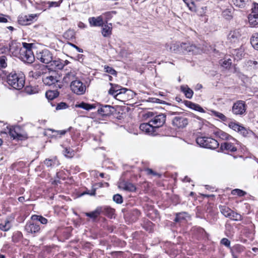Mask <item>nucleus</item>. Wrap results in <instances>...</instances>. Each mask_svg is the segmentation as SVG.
<instances>
[{
	"label": "nucleus",
	"instance_id": "obj_1",
	"mask_svg": "<svg viewBox=\"0 0 258 258\" xmlns=\"http://www.w3.org/2000/svg\"><path fill=\"white\" fill-rule=\"evenodd\" d=\"M165 47L167 50L175 52L191 53V54H196L199 52V48L196 45L188 43H182L180 45L177 44H173L172 45H169L166 44Z\"/></svg>",
	"mask_w": 258,
	"mask_h": 258
},
{
	"label": "nucleus",
	"instance_id": "obj_2",
	"mask_svg": "<svg viewBox=\"0 0 258 258\" xmlns=\"http://www.w3.org/2000/svg\"><path fill=\"white\" fill-rule=\"evenodd\" d=\"M7 82L14 89L20 90L24 86L25 79L23 74L12 72L7 76Z\"/></svg>",
	"mask_w": 258,
	"mask_h": 258
},
{
	"label": "nucleus",
	"instance_id": "obj_3",
	"mask_svg": "<svg viewBox=\"0 0 258 258\" xmlns=\"http://www.w3.org/2000/svg\"><path fill=\"white\" fill-rule=\"evenodd\" d=\"M196 142L202 147L211 149H215L219 145V143L215 139L202 136H199L197 137Z\"/></svg>",
	"mask_w": 258,
	"mask_h": 258
},
{
	"label": "nucleus",
	"instance_id": "obj_4",
	"mask_svg": "<svg viewBox=\"0 0 258 258\" xmlns=\"http://www.w3.org/2000/svg\"><path fill=\"white\" fill-rule=\"evenodd\" d=\"M109 85L111 88L108 91V94L113 96L116 99L118 100L124 99L125 93L130 91L127 89L122 88L117 84L110 83Z\"/></svg>",
	"mask_w": 258,
	"mask_h": 258
},
{
	"label": "nucleus",
	"instance_id": "obj_5",
	"mask_svg": "<svg viewBox=\"0 0 258 258\" xmlns=\"http://www.w3.org/2000/svg\"><path fill=\"white\" fill-rule=\"evenodd\" d=\"M59 77L57 76L55 72H52L51 74H45L43 76L42 81L44 85L47 86L54 85L55 86H58V88H61V85L60 84L59 81ZM56 88L57 87H56Z\"/></svg>",
	"mask_w": 258,
	"mask_h": 258
},
{
	"label": "nucleus",
	"instance_id": "obj_6",
	"mask_svg": "<svg viewBox=\"0 0 258 258\" xmlns=\"http://www.w3.org/2000/svg\"><path fill=\"white\" fill-rule=\"evenodd\" d=\"M36 58L43 63H49L53 59L52 53L48 49H43L37 52Z\"/></svg>",
	"mask_w": 258,
	"mask_h": 258
},
{
	"label": "nucleus",
	"instance_id": "obj_7",
	"mask_svg": "<svg viewBox=\"0 0 258 258\" xmlns=\"http://www.w3.org/2000/svg\"><path fill=\"white\" fill-rule=\"evenodd\" d=\"M71 89L74 93L77 95H83L86 89V86L80 80L73 81L70 85Z\"/></svg>",
	"mask_w": 258,
	"mask_h": 258
},
{
	"label": "nucleus",
	"instance_id": "obj_8",
	"mask_svg": "<svg viewBox=\"0 0 258 258\" xmlns=\"http://www.w3.org/2000/svg\"><path fill=\"white\" fill-rule=\"evenodd\" d=\"M246 104L244 101L239 100L234 103L232 112L236 115H242L245 112Z\"/></svg>",
	"mask_w": 258,
	"mask_h": 258
},
{
	"label": "nucleus",
	"instance_id": "obj_9",
	"mask_svg": "<svg viewBox=\"0 0 258 258\" xmlns=\"http://www.w3.org/2000/svg\"><path fill=\"white\" fill-rule=\"evenodd\" d=\"M166 118V116L164 114L160 113L152 118L150 120V123H152L155 128L157 130L165 123Z\"/></svg>",
	"mask_w": 258,
	"mask_h": 258
},
{
	"label": "nucleus",
	"instance_id": "obj_10",
	"mask_svg": "<svg viewBox=\"0 0 258 258\" xmlns=\"http://www.w3.org/2000/svg\"><path fill=\"white\" fill-rule=\"evenodd\" d=\"M188 123V119L184 116H176L173 118L172 124L176 128H183Z\"/></svg>",
	"mask_w": 258,
	"mask_h": 258
},
{
	"label": "nucleus",
	"instance_id": "obj_11",
	"mask_svg": "<svg viewBox=\"0 0 258 258\" xmlns=\"http://www.w3.org/2000/svg\"><path fill=\"white\" fill-rule=\"evenodd\" d=\"M25 230L29 233L35 234L40 232V227L38 223L31 220L27 222L25 226Z\"/></svg>",
	"mask_w": 258,
	"mask_h": 258
},
{
	"label": "nucleus",
	"instance_id": "obj_12",
	"mask_svg": "<svg viewBox=\"0 0 258 258\" xmlns=\"http://www.w3.org/2000/svg\"><path fill=\"white\" fill-rule=\"evenodd\" d=\"M116 111L115 108L111 105H101V107L98 109V112L102 116H109L113 114Z\"/></svg>",
	"mask_w": 258,
	"mask_h": 258
},
{
	"label": "nucleus",
	"instance_id": "obj_13",
	"mask_svg": "<svg viewBox=\"0 0 258 258\" xmlns=\"http://www.w3.org/2000/svg\"><path fill=\"white\" fill-rule=\"evenodd\" d=\"M140 128L141 131L147 133L149 135H156V129L152 123H144L141 124Z\"/></svg>",
	"mask_w": 258,
	"mask_h": 258
},
{
	"label": "nucleus",
	"instance_id": "obj_14",
	"mask_svg": "<svg viewBox=\"0 0 258 258\" xmlns=\"http://www.w3.org/2000/svg\"><path fill=\"white\" fill-rule=\"evenodd\" d=\"M213 133L217 138H219L223 140H232L233 142H236V140L231 136L221 130L216 129L214 131Z\"/></svg>",
	"mask_w": 258,
	"mask_h": 258
},
{
	"label": "nucleus",
	"instance_id": "obj_15",
	"mask_svg": "<svg viewBox=\"0 0 258 258\" xmlns=\"http://www.w3.org/2000/svg\"><path fill=\"white\" fill-rule=\"evenodd\" d=\"M240 35L239 30L235 29L229 32L227 36V39L229 42L231 43H236L238 41Z\"/></svg>",
	"mask_w": 258,
	"mask_h": 258
},
{
	"label": "nucleus",
	"instance_id": "obj_16",
	"mask_svg": "<svg viewBox=\"0 0 258 258\" xmlns=\"http://www.w3.org/2000/svg\"><path fill=\"white\" fill-rule=\"evenodd\" d=\"M21 57L22 59L27 63H32L35 56L34 55L32 50H27L24 53H20Z\"/></svg>",
	"mask_w": 258,
	"mask_h": 258
},
{
	"label": "nucleus",
	"instance_id": "obj_17",
	"mask_svg": "<svg viewBox=\"0 0 258 258\" xmlns=\"http://www.w3.org/2000/svg\"><path fill=\"white\" fill-rule=\"evenodd\" d=\"M19 130V127L15 128L14 129L10 128L9 131V134L11 137H12L13 139H17L20 140L26 139L27 138V135L18 133V131Z\"/></svg>",
	"mask_w": 258,
	"mask_h": 258
},
{
	"label": "nucleus",
	"instance_id": "obj_18",
	"mask_svg": "<svg viewBox=\"0 0 258 258\" xmlns=\"http://www.w3.org/2000/svg\"><path fill=\"white\" fill-rule=\"evenodd\" d=\"M76 71L71 69L70 71L66 73L63 78V81L67 84L69 83L70 82H72L73 81L76 80Z\"/></svg>",
	"mask_w": 258,
	"mask_h": 258
},
{
	"label": "nucleus",
	"instance_id": "obj_19",
	"mask_svg": "<svg viewBox=\"0 0 258 258\" xmlns=\"http://www.w3.org/2000/svg\"><path fill=\"white\" fill-rule=\"evenodd\" d=\"M119 187L124 190L130 192H134L136 190V187L134 184L130 182L124 181L120 183Z\"/></svg>",
	"mask_w": 258,
	"mask_h": 258
},
{
	"label": "nucleus",
	"instance_id": "obj_20",
	"mask_svg": "<svg viewBox=\"0 0 258 258\" xmlns=\"http://www.w3.org/2000/svg\"><path fill=\"white\" fill-rule=\"evenodd\" d=\"M245 247L240 244H236L230 248V251L233 258H238V254L243 252Z\"/></svg>",
	"mask_w": 258,
	"mask_h": 258
},
{
	"label": "nucleus",
	"instance_id": "obj_21",
	"mask_svg": "<svg viewBox=\"0 0 258 258\" xmlns=\"http://www.w3.org/2000/svg\"><path fill=\"white\" fill-rule=\"evenodd\" d=\"M245 68L247 71L254 72L258 69V61L248 60L245 62Z\"/></svg>",
	"mask_w": 258,
	"mask_h": 258
},
{
	"label": "nucleus",
	"instance_id": "obj_22",
	"mask_svg": "<svg viewBox=\"0 0 258 258\" xmlns=\"http://www.w3.org/2000/svg\"><path fill=\"white\" fill-rule=\"evenodd\" d=\"M99 207L101 209V214H103L110 218H112L115 212L114 209L107 206Z\"/></svg>",
	"mask_w": 258,
	"mask_h": 258
},
{
	"label": "nucleus",
	"instance_id": "obj_23",
	"mask_svg": "<svg viewBox=\"0 0 258 258\" xmlns=\"http://www.w3.org/2000/svg\"><path fill=\"white\" fill-rule=\"evenodd\" d=\"M232 142H224L221 144L220 149L222 151H227L231 152H235L237 150V148L233 145Z\"/></svg>",
	"mask_w": 258,
	"mask_h": 258
},
{
	"label": "nucleus",
	"instance_id": "obj_24",
	"mask_svg": "<svg viewBox=\"0 0 258 258\" xmlns=\"http://www.w3.org/2000/svg\"><path fill=\"white\" fill-rule=\"evenodd\" d=\"M89 23L92 26H103V20L101 16L96 18L91 17L89 19Z\"/></svg>",
	"mask_w": 258,
	"mask_h": 258
},
{
	"label": "nucleus",
	"instance_id": "obj_25",
	"mask_svg": "<svg viewBox=\"0 0 258 258\" xmlns=\"http://www.w3.org/2000/svg\"><path fill=\"white\" fill-rule=\"evenodd\" d=\"M100 208L99 207L91 212H86L84 214L89 217L93 221H95L97 217L101 214Z\"/></svg>",
	"mask_w": 258,
	"mask_h": 258
},
{
	"label": "nucleus",
	"instance_id": "obj_26",
	"mask_svg": "<svg viewBox=\"0 0 258 258\" xmlns=\"http://www.w3.org/2000/svg\"><path fill=\"white\" fill-rule=\"evenodd\" d=\"M184 104L190 109L199 111L200 112H205L204 109L198 104L193 103L189 101H185Z\"/></svg>",
	"mask_w": 258,
	"mask_h": 258
},
{
	"label": "nucleus",
	"instance_id": "obj_27",
	"mask_svg": "<svg viewBox=\"0 0 258 258\" xmlns=\"http://www.w3.org/2000/svg\"><path fill=\"white\" fill-rule=\"evenodd\" d=\"M96 107L95 104H91L84 102H82L81 103L76 105V107L83 108L88 111L95 109Z\"/></svg>",
	"mask_w": 258,
	"mask_h": 258
},
{
	"label": "nucleus",
	"instance_id": "obj_28",
	"mask_svg": "<svg viewBox=\"0 0 258 258\" xmlns=\"http://www.w3.org/2000/svg\"><path fill=\"white\" fill-rule=\"evenodd\" d=\"M248 21L252 27H255L258 25V14L251 12L248 16Z\"/></svg>",
	"mask_w": 258,
	"mask_h": 258
},
{
	"label": "nucleus",
	"instance_id": "obj_29",
	"mask_svg": "<svg viewBox=\"0 0 258 258\" xmlns=\"http://www.w3.org/2000/svg\"><path fill=\"white\" fill-rule=\"evenodd\" d=\"M181 91L184 94L186 98L190 99L192 98L194 94L193 91L190 89L187 85L181 86L180 87Z\"/></svg>",
	"mask_w": 258,
	"mask_h": 258
},
{
	"label": "nucleus",
	"instance_id": "obj_30",
	"mask_svg": "<svg viewBox=\"0 0 258 258\" xmlns=\"http://www.w3.org/2000/svg\"><path fill=\"white\" fill-rule=\"evenodd\" d=\"M50 66L54 69L61 70L63 69V64L62 63V59L57 58L56 59H53L50 62Z\"/></svg>",
	"mask_w": 258,
	"mask_h": 258
},
{
	"label": "nucleus",
	"instance_id": "obj_31",
	"mask_svg": "<svg viewBox=\"0 0 258 258\" xmlns=\"http://www.w3.org/2000/svg\"><path fill=\"white\" fill-rule=\"evenodd\" d=\"M227 218H229L231 220L233 221H241L242 219V216L232 210V212H229V214L227 216Z\"/></svg>",
	"mask_w": 258,
	"mask_h": 258
},
{
	"label": "nucleus",
	"instance_id": "obj_32",
	"mask_svg": "<svg viewBox=\"0 0 258 258\" xmlns=\"http://www.w3.org/2000/svg\"><path fill=\"white\" fill-rule=\"evenodd\" d=\"M109 25L110 26L108 25L103 26L102 34L104 37H108L111 34L112 24L110 23Z\"/></svg>",
	"mask_w": 258,
	"mask_h": 258
},
{
	"label": "nucleus",
	"instance_id": "obj_33",
	"mask_svg": "<svg viewBox=\"0 0 258 258\" xmlns=\"http://www.w3.org/2000/svg\"><path fill=\"white\" fill-rule=\"evenodd\" d=\"M31 219L32 221H39L42 224H46L48 222L47 219L41 215H33L31 217Z\"/></svg>",
	"mask_w": 258,
	"mask_h": 258
},
{
	"label": "nucleus",
	"instance_id": "obj_34",
	"mask_svg": "<svg viewBox=\"0 0 258 258\" xmlns=\"http://www.w3.org/2000/svg\"><path fill=\"white\" fill-rule=\"evenodd\" d=\"M59 95L57 90H48L45 93V96L48 100H53L56 98Z\"/></svg>",
	"mask_w": 258,
	"mask_h": 258
},
{
	"label": "nucleus",
	"instance_id": "obj_35",
	"mask_svg": "<svg viewBox=\"0 0 258 258\" xmlns=\"http://www.w3.org/2000/svg\"><path fill=\"white\" fill-rule=\"evenodd\" d=\"M18 21L19 24L21 25H27L30 24L27 15H21L19 16Z\"/></svg>",
	"mask_w": 258,
	"mask_h": 258
},
{
	"label": "nucleus",
	"instance_id": "obj_36",
	"mask_svg": "<svg viewBox=\"0 0 258 258\" xmlns=\"http://www.w3.org/2000/svg\"><path fill=\"white\" fill-rule=\"evenodd\" d=\"M250 43L254 49L258 50V33L252 35L250 39Z\"/></svg>",
	"mask_w": 258,
	"mask_h": 258
},
{
	"label": "nucleus",
	"instance_id": "obj_37",
	"mask_svg": "<svg viewBox=\"0 0 258 258\" xmlns=\"http://www.w3.org/2000/svg\"><path fill=\"white\" fill-rule=\"evenodd\" d=\"M57 162V158L56 157L52 158V159H46L44 161V164L47 167H50L53 166Z\"/></svg>",
	"mask_w": 258,
	"mask_h": 258
},
{
	"label": "nucleus",
	"instance_id": "obj_38",
	"mask_svg": "<svg viewBox=\"0 0 258 258\" xmlns=\"http://www.w3.org/2000/svg\"><path fill=\"white\" fill-rule=\"evenodd\" d=\"M20 48L18 46L16 43L13 42L9 43V51L12 52V54H16L18 52H20Z\"/></svg>",
	"mask_w": 258,
	"mask_h": 258
},
{
	"label": "nucleus",
	"instance_id": "obj_39",
	"mask_svg": "<svg viewBox=\"0 0 258 258\" xmlns=\"http://www.w3.org/2000/svg\"><path fill=\"white\" fill-rule=\"evenodd\" d=\"M231 2L236 7L244 8L248 2V0H231Z\"/></svg>",
	"mask_w": 258,
	"mask_h": 258
},
{
	"label": "nucleus",
	"instance_id": "obj_40",
	"mask_svg": "<svg viewBox=\"0 0 258 258\" xmlns=\"http://www.w3.org/2000/svg\"><path fill=\"white\" fill-rule=\"evenodd\" d=\"M219 209L221 213L225 217H227L229 214V212H232V210L226 206H220Z\"/></svg>",
	"mask_w": 258,
	"mask_h": 258
},
{
	"label": "nucleus",
	"instance_id": "obj_41",
	"mask_svg": "<svg viewBox=\"0 0 258 258\" xmlns=\"http://www.w3.org/2000/svg\"><path fill=\"white\" fill-rule=\"evenodd\" d=\"M22 45L23 47L20 48V53H24V52L27 51V50H32L31 48L33 44L23 42L22 43Z\"/></svg>",
	"mask_w": 258,
	"mask_h": 258
},
{
	"label": "nucleus",
	"instance_id": "obj_42",
	"mask_svg": "<svg viewBox=\"0 0 258 258\" xmlns=\"http://www.w3.org/2000/svg\"><path fill=\"white\" fill-rule=\"evenodd\" d=\"M241 126V125L239 123L233 121H231L228 124V126L230 128L237 132L239 131Z\"/></svg>",
	"mask_w": 258,
	"mask_h": 258
},
{
	"label": "nucleus",
	"instance_id": "obj_43",
	"mask_svg": "<svg viewBox=\"0 0 258 258\" xmlns=\"http://www.w3.org/2000/svg\"><path fill=\"white\" fill-rule=\"evenodd\" d=\"M222 16L227 20H230L232 18V13L230 9H226L222 12Z\"/></svg>",
	"mask_w": 258,
	"mask_h": 258
},
{
	"label": "nucleus",
	"instance_id": "obj_44",
	"mask_svg": "<svg viewBox=\"0 0 258 258\" xmlns=\"http://www.w3.org/2000/svg\"><path fill=\"white\" fill-rule=\"evenodd\" d=\"M7 57L5 55L0 56V69L6 68L7 67Z\"/></svg>",
	"mask_w": 258,
	"mask_h": 258
},
{
	"label": "nucleus",
	"instance_id": "obj_45",
	"mask_svg": "<svg viewBox=\"0 0 258 258\" xmlns=\"http://www.w3.org/2000/svg\"><path fill=\"white\" fill-rule=\"evenodd\" d=\"M212 112L214 116L218 117L219 119H220L223 121H226L227 119V117L221 112L215 110L212 111Z\"/></svg>",
	"mask_w": 258,
	"mask_h": 258
},
{
	"label": "nucleus",
	"instance_id": "obj_46",
	"mask_svg": "<svg viewBox=\"0 0 258 258\" xmlns=\"http://www.w3.org/2000/svg\"><path fill=\"white\" fill-rule=\"evenodd\" d=\"M11 228L10 223L9 220H6L5 221V223L0 224V229L1 230L7 231H8Z\"/></svg>",
	"mask_w": 258,
	"mask_h": 258
},
{
	"label": "nucleus",
	"instance_id": "obj_47",
	"mask_svg": "<svg viewBox=\"0 0 258 258\" xmlns=\"http://www.w3.org/2000/svg\"><path fill=\"white\" fill-rule=\"evenodd\" d=\"M231 194L233 195H237L239 197H243L246 194V192L240 189H234L232 190Z\"/></svg>",
	"mask_w": 258,
	"mask_h": 258
},
{
	"label": "nucleus",
	"instance_id": "obj_48",
	"mask_svg": "<svg viewBox=\"0 0 258 258\" xmlns=\"http://www.w3.org/2000/svg\"><path fill=\"white\" fill-rule=\"evenodd\" d=\"M186 213H179L176 214V217L174 221L175 222H179L181 220H184L185 219V215Z\"/></svg>",
	"mask_w": 258,
	"mask_h": 258
},
{
	"label": "nucleus",
	"instance_id": "obj_49",
	"mask_svg": "<svg viewBox=\"0 0 258 258\" xmlns=\"http://www.w3.org/2000/svg\"><path fill=\"white\" fill-rule=\"evenodd\" d=\"M221 64L222 66L227 68L229 67L232 63V60L230 58H228L227 59L221 60Z\"/></svg>",
	"mask_w": 258,
	"mask_h": 258
},
{
	"label": "nucleus",
	"instance_id": "obj_50",
	"mask_svg": "<svg viewBox=\"0 0 258 258\" xmlns=\"http://www.w3.org/2000/svg\"><path fill=\"white\" fill-rule=\"evenodd\" d=\"M113 200L117 204H120L123 202L122 196L119 194H116L113 197Z\"/></svg>",
	"mask_w": 258,
	"mask_h": 258
},
{
	"label": "nucleus",
	"instance_id": "obj_51",
	"mask_svg": "<svg viewBox=\"0 0 258 258\" xmlns=\"http://www.w3.org/2000/svg\"><path fill=\"white\" fill-rule=\"evenodd\" d=\"M104 70L105 72L110 74L111 75H116V71L110 67H109L108 66H105Z\"/></svg>",
	"mask_w": 258,
	"mask_h": 258
},
{
	"label": "nucleus",
	"instance_id": "obj_52",
	"mask_svg": "<svg viewBox=\"0 0 258 258\" xmlns=\"http://www.w3.org/2000/svg\"><path fill=\"white\" fill-rule=\"evenodd\" d=\"M97 187H92V189L91 190V191H90L89 190H87L82 194H81V196H84L86 194L89 195L90 196H95L96 195V191Z\"/></svg>",
	"mask_w": 258,
	"mask_h": 258
},
{
	"label": "nucleus",
	"instance_id": "obj_53",
	"mask_svg": "<svg viewBox=\"0 0 258 258\" xmlns=\"http://www.w3.org/2000/svg\"><path fill=\"white\" fill-rule=\"evenodd\" d=\"M69 107V105L65 102H60L58 103L56 107V110H61L66 109Z\"/></svg>",
	"mask_w": 258,
	"mask_h": 258
},
{
	"label": "nucleus",
	"instance_id": "obj_54",
	"mask_svg": "<svg viewBox=\"0 0 258 258\" xmlns=\"http://www.w3.org/2000/svg\"><path fill=\"white\" fill-rule=\"evenodd\" d=\"M249 130H247L245 127L241 125L240 128L239 129V131H238V133L242 135L243 136H246L249 134Z\"/></svg>",
	"mask_w": 258,
	"mask_h": 258
},
{
	"label": "nucleus",
	"instance_id": "obj_55",
	"mask_svg": "<svg viewBox=\"0 0 258 258\" xmlns=\"http://www.w3.org/2000/svg\"><path fill=\"white\" fill-rule=\"evenodd\" d=\"M220 243L221 244L225 245L227 247L231 248L230 247V241L226 238H223L221 240Z\"/></svg>",
	"mask_w": 258,
	"mask_h": 258
},
{
	"label": "nucleus",
	"instance_id": "obj_56",
	"mask_svg": "<svg viewBox=\"0 0 258 258\" xmlns=\"http://www.w3.org/2000/svg\"><path fill=\"white\" fill-rule=\"evenodd\" d=\"M63 154L66 157H72L73 155V151L70 149L66 148L63 151Z\"/></svg>",
	"mask_w": 258,
	"mask_h": 258
},
{
	"label": "nucleus",
	"instance_id": "obj_57",
	"mask_svg": "<svg viewBox=\"0 0 258 258\" xmlns=\"http://www.w3.org/2000/svg\"><path fill=\"white\" fill-rule=\"evenodd\" d=\"M47 4L49 5V7H59L60 5V2H48Z\"/></svg>",
	"mask_w": 258,
	"mask_h": 258
},
{
	"label": "nucleus",
	"instance_id": "obj_58",
	"mask_svg": "<svg viewBox=\"0 0 258 258\" xmlns=\"http://www.w3.org/2000/svg\"><path fill=\"white\" fill-rule=\"evenodd\" d=\"M25 91L28 94H32L35 93L31 87L27 86L25 88Z\"/></svg>",
	"mask_w": 258,
	"mask_h": 258
},
{
	"label": "nucleus",
	"instance_id": "obj_59",
	"mask_svg": "<svg viewBox=\"0 0 258 258\" xmlns=\"http://www.w3.org/2000/svg\"><path fill=\"white\" fill-rule=\"evenodd\" d=\"M252 12L258 14V4L253 3V7L252 8Z\"/></svg>",
	"mask_w": 258,
	"mask_h": 258
},
{
	"label": "nucleus",
	"instance_id": "obj_60",
	"mask_svg": "<svg viewBox=\"0 0 258 258\" xmlns=\"http://www.w3.org/2000/svg\"><path fill=\"white\" fill-rule=\"evenodd\" d=\"M146 172H147V174L148 175H157V173L155 172L152 169L150 168H147L145 170Z\"/></svg>",
	"mask_w": 258,
	"mask_h": 258
},
{
	"label": "nucleus",
	"instance_id": "obj_61",
	"mask_svg": "<svg viewBox=\"0 0 258 258\" xmlns=\"http://www.w3.org/2000/svg\"><path fill=\"white\" fill-rule=\"evenodd\" d=\"M95 186H97L99 187H102L104 186L108 187V186H109V183L107 182H104V183L99 182V183H96L95 184Z\"/></svg>",
	"mask_w": 258,
	"mask_h": 258
},
{
	"label": "nucleus",
	"instance_id": "obj_62",
	"mask_svg": "<svg viewBox=\"0 0 258 258\" xmlns=\"http://www.w3.org/2000/svg\"><path fill=\"white\" fill-rule=\"evenodd\" d=\"M149 101L153 103H162L161 102V100L159 99L155 98H149Z\"/></svg>",
	"mask_w": 258,
	"mask_h": 258
},
{
	"label": "nucleus",
	"instance_id": "obj_63",
	"mask_svg": "<svg viewBox=\"0 0 258 258\" xmlns=\"http://www.w3.org/2000/svg\"><path fill=\"white\" fill-rule=\"evenodd\" d=\"M70 44L72 47L75 48L78 52H83V50L82 48H79L78 46H77L75 44H73V43H70Z\"/></svg>",
	"mask_w": 258,
	"mask_h": 258
},
{
	"label": "nucleus",
	"instance_id": "obj_64",
	"mask_svg": "<svg viewBox=\"0 0 258 258\" xmlns=\"http://www.w3.org/2000/svg\"><path fill=\"white\" fill-rule=\"evenodd\" d=\"M64 35L66 37L71 36V37H72L74 36V32L72 30H68L65 33Z\"/></svg>",
	"mask_w": 258,
	"mask_h": 258
}]
</instances>
